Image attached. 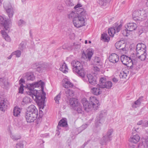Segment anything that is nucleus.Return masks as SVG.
Here are the masks:
<instances>
[{"label": "nucleus", "mask_w": 148, "mask_h": 148, "mask_svg": "<svg viewBox=\"0 0 148 148\" xmlns=\"http://www.w3.org/2000/svg\"><path fill=\"white\" fill-rule=\"evenodd\" d=\"M115 45L117 49L121 50L123 51L125 50L126 44L124 41H118L115 44Z\"/></svg>", "instance_id": "obj_14"}, {"label": "nucleus", "mask_w": 148, "mask_h": 148, "mask_svg": "<svg viewBox=\"0 0 148 148\" xmlns=\"http://www.w3.org/2000/svg\"><path fill=\"white\" fill-rule=\"evenodd\" d=\"M67 121L64 119H61L59 122L58 125L57 127L58 130L61 129V127H65L64 130L66 131L69 130V127Z\"/></svg>", "instance_id": "obj_12"}, {"label": "nucleus", "mask_w": 148, "mask_h": 148, "mask_svg": "<svg viewBox=\"0 0 148 148\" xmlns=\"http://www.w3.org/2000/svg\"><path fill=\"white\" fill-rule=\"evenodd\" d=\"M64 10L63 7L61 4L59 5L57 8V11L59 12H61Z\"/></svg>", "instance_id": "obj_48"}, {"label": "nucleus", "mask_w": 148, "mask_h": 148, "mask_svg": "<svg viewBox=\"0 0 148 148\" xmlns=\"http://www.w3.org/2000/svg\"><path fill=\"white\" fill-rule=\"evenodd\" d=\"M140 139V137L139 136L138 134H136L135 135L131 136L129 140L131 143L136 144L139 141Z\"/></svg>", "instance_id": "obj_17"}, {"label": "nucleus", "mask_w": 148, "mask_h": 148, "mask_svg": "<svg viewBox=\"0 0 148 148\" xmlns=\"http://www.w3.org/2000/svg\"><path fill=\"white\" fill-rule=\"evenodd\" d=\"M26 113L30 114L34 116L35 117H37L38 110L34 105H32L29 106Z\"/></svg>", "instance_id": "obj_9"}, {"label": "nucleus", "mask_w": 148, "mask_h": 148, "mask_svg": "<svg viewBox=\"0 0 148 148\" xmlns=\"http://www.w3.org/2000/svg\"><path fill=\"white\" fill-rule=\"evenodd\" d=\"M112 81L115 83H116L118 81V79L115 77H114L112 79Z\"/></svg>", "instance_id": "obj_62"}, {"label": "nucleus", "mask_w": 148, "mask_h": 148, "mask_svg": "<svg viewBox=\"0 0 148 148\" xmlns=\"http://www.w3.org/2000/svg\"><path fill=\"white\" fill-rule=\"evenodd\" d=\"M99 88H93L92 89L91 92L95 95H98L101 93V91Z\"/></svg>", "instance_id": "obj_29"}, {"label": "nucleus", "mask_w": 148, "mask_h": 148, "mask_svg": "<svg viewBox=\"0 0 148 148\" xmlns=\"http://www.w3.org/2000/svg\"><path fill=\"white\" fill-rule=\"evenodd\" d=\"M100 58L98 57H95L94 60V64L96 65H99L100 63Z\"/></svg>", "instance_id": "obj_44"}, {"label": "nucleus", "mask_w": 148, "mask_h": 148, "mask_svg": "<svg viewBox=\"0 0 148 148\" xmlns=\"http://www.w3.org/2000/svg\"><path fill=\"white\" fill-rule=\"evenodd\" d=\"M60 69L64 73H66L68 72V69L66 65L65 64H63L62 67L60 68Z\"/></svg>", "instance_id": "obj_39"}, {"label": "nucleus", "mask_w": 148, "mask_h": 148, "mask_svg": "<svg viewBox=\"0 0 148 148\" xmlns=\"http://www.w3.org/2000/svg\"><path fill=\"white\" fill-rule=\"evenodd\" d=\"M69 101L70 105L73 108V107L76 106L79 103L77 99L73 98H71L70 99Z\"/></svg>", "instance_id": "obj_25"}, {"label": "nucleus", "mask_w": 148, "mask_h": 148, "mask_svg": "<svg viewBox=\"0 0 148 148\" xmlns=\"http://www.w3.org/2000/svg\"><path fill=\"white\" fill-rule=\"evenodd\" d=\"M61 95V92H60L55 97L54 100L56 103H59V101L60 100Z\"/></svg>", "instance_id": "obj_46"}, {"label": "nucleus", "mask_w": 148, "mask_h": 148, "mask_svg": "<svg viewBox=\"0 0 148 148\" xmlns=\"http://www.w3.org/2000/svg\"><path fill=\"white\" fill-rule=\"evenodd\" d=\"M73 109L74 110L76 111L78 113H82L83 112L82 105L79 103L76 106L73 107Z\"/></svg>", "instance_id": "obj_26"}, {"label": "nucleus", "mask_w": 148, "mask_h": 148, "mask_svg": "<svg viewBox=\"0 0 148 148\" xmlns=\"http://www.w3.org/2000/svg\"><path fill=\"white\" fill-rule=\"evenodd\" d=\"M140 52L138 51L136 52L135 53H133L131 56V58L132 61H133L134 65L135 64L137 60L138 59V56L139 55H140Z\"/></svg>", "instance_id": "obj_24"}, {"label": "nucleus", "mask_w": 148, "mask_h": 148, "mask_svg": "<svg viewBox=\"0 0 148 148\" xmlns=\"http://www.w3.org/2000/svg\"><path fill=\"white\" fill-rule=\"evenodd\" d=\"M143 121L141 120L137 123V125H142V124H143Z\"/></svg>", "instance_id": "obj_64"}, {"label": "nucleus", "mask_w": 148, "mask_h": 148, "mask_svg": "<svg viewBox=\"0 0 148 148\" xmlns=\"http://www.w3.org/2000/svg\"><path fill=\"white\" fill-rule=\"evenodd\" d=\"M19 84L21 85V84H22V83L25 82V80L21 78L19 81Z\"/></svg>", "instance_id": "obj_61"}, {"label": "nucleus", "mask_w": 148, "mask_h": 148, "mask_svg": "<svg viewBox=\"0 0 148 148\" xmlns=\"http://www.w3.org/2000/svg\"><path fill=\"white\" fill-rule=\"evenodd\" d=\"M1 32L2 34L3 37L6 41L8 42L10 41V38L5 32L4 31L1 30Z\"/></svg>", "instance_id": "obj_30"}, {"label": "nucleus", "mask_w": 148, "mask_h": 148, "mask_svg": "<svg viewBox=\"0 0 148 148\" xmlns=\"http://www.w3.org/2000/svg\"><path fill=\"white\" fill-rule=\"evenodd\" d=\"M143 126L144 127H145L148 126V124L147 123V122L145 123L143 122Z\"/></svg>", "instance_id": "obj_63"}, {"label": "nucleus", "mask_w": 148, "mask_h": 148, "mask_svg": "<svg viewBox=\"0 0 148 148\" xmlns=\"http://www.w3.org/2000/svg\"><path fill=\"white\" fill-rule=\"evenodd\" d=\"M63 86L64 88L68 89L69 87H72L73 86V84L70 81H67L65 82V84H63Z\"/></svg>", "instance_id": "obj_38"}, {"label": "nucleus", "mask_w": 148, "mask_h": 148, "mask_svg": "<svg viewBox=\"0 0 148 148\" xmlns=\"http://www.w3.org/2000/svg\"><path fill=\"white\" fill-rule=\"evenodd\" d=\"M27 80L33 81L35 79V76L33 73H27L26 76Z\"/></svg>", "instance_id": "obj_35"}, {"label": "nucleus", "mask_w": 148, "mask_h": 148, "mask_svg": "<svg viewBox=\"0 0 148 148\" xmlns=\"http://www.w3.org/2000/svg\"><path fill=\"white\" fill-rule=\"evenodd\" d=\"M31 99L29 97H25L23 100L22 102V105H24L25 104L31 102Z\"/></svg>", "instance_id": "obj_37"}, {"label": "nucleus", "mask_w": 148, "mask_h": 148, "mask_svg": "<svg viewBox=\"0 0 148 148\" xmlns=\"http://www.w3.org/2000/svg\"><path fill=\"white\" fill-rule=\"evenodd\" d=\"M99 86L102 88H106L107 89H110L112 86V84L111 82L106 81V79L104 77H101L99 80Z\"/></svg>", "instance_id": "obj_5"}, {"label": "nucleus", "mask_w": 148, "mask_h": 148, "mask_svg": "<svg viewBox=\"0 0 148 148\" xmlns=\"http://www.w3.org/2000/svg\"><path fill=\"white\" fill-rule=\"evenodd\" d=\"M107 1L106 0H99L98 1V3L102 7L104 8L105 7V6L109 5L110 2Z\"/></svg>", "instance_id": "obj_31"}, {"label": "nucleus", "mask_w": 148, "mask_h": 148, "mask_svg": "<svg viewBox=\"0 0 148 148\" xmlns=\"http://www.w3.org/2000/svg\"><path fill=\"white\" fill-rule=\"evenodd\" d=\"M121 59L123 64L129 67L130 68L133 67V61H132L130 57L123 55L121 56Z\"/></svg>", "instance_id": "obj_6"}, {"label": "nucleus", "mask_w": 148, "mask_h": 148, "mask_svg": "<svg viewBox=\"0 0 148 148\" xmlns=\"http://www.w3.org/2000/svg\"><path fill=\"white\" fill-rule=\"evenodd\" d=\"M129 31L127 30V29H125V30L122 31V33L124 36H127L128 34L127 31Z\"/></svg>", "instance_id": "obj_56"}, {"label": "nucleus", "mask_w": 148, "mask_h": 148, "mask_svg": "<svg viewBox=\"0 0 148 148\" xmlns=\"http://www.w3.org/2000/svg\"><path fill=\"white\" fill-rule=\"evenodd\" d=\"M44 82L41 80L39 82H36L32 84H27L25 87L27 88L29 91L27 92V94L33 98L34 96L36 98V101L39 106V116L41 117L43 115V112L41 109H43L44 107L45 100V96L41 94L38 93V91L34 88L36 87L41 86H43Z\"/></svg>", "instance_id": "obj_1"}, {"label": "nucleus", "mask_w": 148, "mask_h": 148, "mask_svg": "<svg viewBox=\"0 0 148 148\" xmlns=\"http://www.w3.org/2000/svg\"><path fill=\"white\" fill-rule=\"evenodd\" d=\"M73 67V70L74 73L78 74L81 77H84L85 75L84 69L80 62L75 60L71 62Z\"/></svg>", "instance_id": "obj_3"}, {"label": "nucleus", "mask_w": 148, "mask_h": 148, "mask_svg": "<svg viewBox=\"0 0 148 148\" xmlns=\"http://www.w3.org/2000/svg\"><path fill=\"white\" fill-rule=\"evenodd\" d=\"M143 97H140L134 103L132 104V107L133 108H135L139 106L141 104V102L143 100Z\"/></svg>", "instance_id": "obj_28"}, {"label": "nucleus", "mask_w": 148, "mask_h": 148, "mask_svg": "<svg viewBox=\"0 0 148 148\" xmlns=\"http://www.w3.org/2000/svg\"><path fill=\"white\" fill-rule=\"evenodd\" d=\"M8 103V102L6 99H3L0 102V110L3 111L4 109L7 107Z\"/></svg>", "instance_id": "obj_21"}, {"label": "nucleus", "mask_w": 148, "mask_h": 148, "mask_svg": "<svg viewBox=\"0 0 148 148\" xmlns=\"http://www.w3.org/2000/svg\"><path fill=\"white\" fill-rule=\"evenodd\" d=\"M19 47L20 49L22 51L25 49L26 48V46L24 42H21L19 45Z\"/></svg>", "instance_id": "obj_50"}, {"label": "nucleus", "mask_w": 148, "mask_h": 148, "mask_svg": "<svg viewBox=\"0 0 148 148\" xmlns=\"http://www.w3.org/2000/svg\"><path fill=\"white\" fill-rule=\"evenodd\" d=\"M82 103L84 110L87 112L90 111L92 108V106L90 103H89L85 98H84L82 100Z\"/></svg>", "instance_id": "obj_11"}, {"label": "nucleus", "mask_w": 148, "mask_h": 148, "mask_svg": "<svg viewBox=\"0 0 148 148\" xmlns=\"http://www.w3.org/2000/svg\"><path fill=\"white\" fill-rule=\"evenodd\" d=\"M86 16V11L80 12L79 14L73 18V21L74 26L77 27H80L85 26Z\"/></svg>", "instance_id": "obj_2"}, {"label": "nucleus", "mask_w": 148, "mask_h": 148, "mask_svg": "<svg viewBox=\"0 0 148 148\" xmlns=\"http://www.w3.org/2000/svg\"><path fill=\"white\" fill-rule=\"evenodd\" d=\"M146 48V46L144 44L142 43L138 44L136 46V51H138L140 53H141L142 52L145 51V49Z\"/></svg>", "instance_id": "obj_23"}, {"label": "nucleus", "mask_w": 148, "mask_h": 148, "mask_svg": "<svg viewBox=\"0 0 148 148\" xmlns=\"http://www.w3.org/2000/svg\"><path fill=\"white\" fill-rule=\"evenodd\" d=\"M49 68V65L47 63H42L37 68V71L39 72H42Z\"/></svg>", "instance_id": "obj_19"}, {"label": "nucleus", "mask_w": 148, "mask_h": 148, "mask_svg": "<svg viewBox=\"0 0 148 148\" xmlns=\"http://www.w3.org/2000/svg\"><path fill=\"white\" fill-rule=\"evenodd\" d=\"M1 79L2 82L3 83V84L5 88H8L9 85V83L7 80L5 79L4 77H1Z\"/></svg>", "instance_id": "obj_42"}, {"label": "nucleus", "mask_w": 148, "mask_h": 148, "mask_svg": "<svg viewBox=\"0 0 148 148\" xmlns=\"http://www.w3.org/2000/svg\"><path fill=\"white\" fill-rule=\"evenodd\" d=\"M3 7L9 17H12L14 15V12L11 5L9 3H4L3 5Z\"/></svg>", "instance_id": "obj_7"}, {"label": "nucleus", "mask_w": 148, "mask_h": 148, "mask_svg": "<svg viewBox=\"0 0 148 148\" xmlns=\"http://www.w3.org/2000/svg\"><path fill=\"white\" fill-rule=\"evenodd\" d=\"M21 110L17 107H15L14 108L13 111V115L16 117H18L20 115Z\"/></svg>", "instance_id": "obj_27"}, {"label": "nucleus", "mask_w": 148, "mask_h": 148, "mask_svg": "<svg viewBox=\"0 0 148 148\" xmlns=\"http://www.w3.org/2000/svg\"><path fill=\"white\" fill-rule=\"evenodd\" d=\"M113 132V130L112 129H110L108 130L106 134L100 139V143L102 145H106L108 143L112 140V136Z\"/></svg>", "instance_id": "obj_4"}, {"label": "nucleus", "mask_w": 148, "mask_h": 148, "mask_svg": "<svg viewBox=\"0 0 148 148\" xmlns=\"http://www.w3.org/2000/svg\"><path fill=\"white\" fill-rule=\"evenodd\" d=\"M119 76L121 78H125L127 77V74L125 73L124 71H123L120 73Z\"/></svg>", "instance_id": "obj_52"}, {"label": "nucleus", "mask_w": 148, "mask_h": 148, "mask_svg": "<svg viewBox=\"0 0 148 148\" xmlns=\"http://www.w3.org/2000/svg\"><path fill=\"white\" fill-rule=\"evenodd\" d=\"M127 29L129 31H132L135 30L137 27L136 24L134 23H129L127 25Z\"/></svg>", "instance_id": "obj_22"}, {"label": "nucleus", "mask_w": 148, "mask_h": 148, "mask_svg": "<svg viewBox=\"0 0 148 148\" xmlns=\"http://www.w3.org/2000/svg\"><path fill=\"white\" fill-rule=\"evenodd\" d=\"M12 53L14 55H15L18 57H19L21 55V52L19 50H17Z\"/></svg>", "instance_id": "obj_53"}, {"label": "nucleus", "mask_w": 148, "mask_h": 148, "mask_svg": "<svg viewBox=\"0 0 148 148\" xmlns=\"http://www.w3.org/2000/svg\"><path fill=\"white\" fill-rule=\"evenodd\" d=\"M81 6L82 5L80 4H78L75 6L74 8L76 10H77L78 11H80V12H81L82 11H85L83 9L79 8V7Z\"/></svg>", "instance_id": "obj_47"}, {"label": "nucleus", "mask_w": 148, "mask_h": 148, "mask_svg": "<svg viewBox=\"0 0 148 148\" xmlns=\"http://www.w3.org/2000/svg\"><path fill=\"white\" fill-rule=\"evenodd\" d=\"M24 86L23 84H21L19 88V92L20 93H23L24 90L23 89Z\"/></svg>", "instance_id": "obj_58"}, {"label": "nucleus", "mask_w": 148, "mask_h": 148, "mask_svg": "<svg viewBox=\"0 0 148 148\" xmlns=\"http://www.w3.org/2000/svg\"><path fill=\"white\" fill-rule=\"evenodd\" d=\"M93 70L95 72L99 71L100 69L97 66H94L93 67Z\"/></svg>", "instance_id": "obj_59"}, {"label": "nucleus", "mask_w": 148, "mask_h": 148, "mask_svg": "<svg viewBox=\"0 0 148 148\" xmlns=\"http://www.w3.org/2000/svg\"><path fill=\"white\" fill-rule=\"evenodd\" d=\"M93 54V53L91 51H88L86 55L85 53H83L82 54V57H83V58H84V56L85 57H86V58H88L89 60H90Z\"/></svg>", "instance_id": "obj_34"}, {"label": "nucleus", "mask_w": 148, "mask_h": 148, "mask_svg": "<svg viewBox=\"0 0 148 148\" xmlns=\"http://www.w3.org/2000/svg\"><path fill=\"white\" fill-rule=\"evenodd\" d=\"M106 115L107 113L106 110L101 111L100 112L98 117L97 118V119L99 120V121L104 122Z\"/></svg>", "instance_id": "obj_20"}, {"label": "nucleus", "mask_w": 148, "mask_h": 148, "mask_svg": "<svg viewBox=\"0 0 148 148\" xmlns=\"http://www.w3.org/2000/svg\"><path fill=\"white\" fill-rule=\"evenodd\" d=\"M0 23L4 27L6 30H8L9 25L8 21L4 15L0 16Z\"/></svg>", "instance_id": "obj_13"}, {"label": "nucleus", "mask_w": 148, "mask_h": 148, "mask_svg": "<svg viewBox=\"0 0 148 148\" xmlns=\"http://www.w3.org/2000/svg\"><path fill=\"white\" fill-rule=\"evenodd\" d=\"M26 23L23 20L20 19L18 22V25L19 26H22L23 25L25 24Z\"/></svg>", "instance_id": "obj_55"}, {"label": "nucleus", "mask_w": 148, "mask_h": 148, "mask_svg": "<svg viewBox=\"0 0 148 148\" xmlns=\"http://www.w3.org/2000/svg\"><path fill=\"white\" fill-rule=\"evenodd\" d=\"M147 53L146 52V50L143 51L139 55L138 59L141 61L145 60L146 58Z\"/></svg>", "instance_id": "obj_32"}, {"label": "nucleus", "mask_w": 148, "mask_h": 148, "mask_svg": "<svg viewBox=\"0 0 148 148\" xmlns=\"http://www.w3.org/2000/svg\"><path fill=\"white\" fill-rule=\"evenodd\" d=\"M103 122V121H99V120L96 119L95 120V125L96 127H98L100 126L101 124V123Z\"/></svg>", "instance_id": "obj_49"}, {"label": "nucleus", "mask_w": 148, "mask_h": 148, "mask_svg": "<svg viewBox=\"0 0 148 148\" xmlns=\"http://www.w3.org/2000/svg\"><path fill=\"white\" fill-rule=\"evenodd\" d=\"M24 145L22 142H20L17 143L16 145V148H23Z\"/></svg>", "instance_id": "obj_51"}, {"label": "nucleus", "mask_w": 148, "mask_h": 148, "mask_svg": "<svg viewBox=\"0 0 148 148\" xmlns=\"http://www.w3.org/2000/svg\"><path fill=\"white\" fill-rule=\"evenodd\" d=\"M139 12L140 14V16L141 17H142L143 18V19H144V18L147 16L146 12L143 9L139 10Z\"/></svg>", "instance_id": "obj_41"}, {"label": "nucleus", "mask_w": 148, "mask_h": 148, "mask_svg": "<svg viewBox=\"0 0 148 148\" xmlns=\"http://www.w3.org/2000/svg\"><path fill=\"white\" fill-rule=\"evenodd\" d=\"M25 118L28 123L33 122L37 118V117H35L34 116H32L30 114L25 113Z\"/></svg>", "instance_id": "obj_18"}, {"label": "nucleus", "mask_w": 148, "mask_h": 148, "mask_svg": "<svg viewBox=\"0 0 148 148\" xmlns=\"http://www.w3.org/2000/svg\"><path fill=\"white\" fill-rule=\"evenodd\" d=\"M115 32V28H111L108 29V33L111 36H113L114 35Z\"/></svg>", "instance_id": "obj_40"}, {"label": "nucleus", "mask_w": 148, "mask_h": 148, "mask_svg": "<svg viewBox=\"0 0 148 148\" xmlns=\"http://www.w3.org/2000/svg\"><path fill=\"white\" fill-rule=\"evenodd\" d=\"M66 4L69 6H72L73 4L71 0H64Z\"/></svg>", "instance_id": "obj_57"}, {"label": "nucleus", "mask_w": 148, "mask_h": 148, "mask_svg": "<svg viewBox=\"0 0 148 148\" xmlns=\"http://www.w3.org/2000/svg\"><path fill=\"white\" fill-rule=\"evenodd\" d=\"M82 78L85 82L87 81L88 80L89 83L92 85H95L97 84L96 77H94L90 74H87L86 77H85L84 76V77Z\"/></svg>", "instance_id": "obj_8"}, {"label": "nucleus", "mask_w": 148, "mask_h": 148, "mask_svg": "<svg viewBox=\"0 0 148 148\" xmlns=\"http://www.w3.org/2000/svg\"><path fill=\"white\" fill-rule=\"evenodd\" d=\"M101 38L103 41L105 42H108L110 40L108 35L105 33H103L102 34Z\"/></svg>", "instance_id": "obj_36"}, {"label": "nucleus", "mask_w": 148, "mask_h": 148, "mask_svg": "<svg viewBox=\"0 0 148 148\" xmlns=\"http://www.w3.org/2000/svg\"><path fill=\"white\" fill-rule=\"evenodd\" d=\"M115 27L114 28H115L116 32H118L121 30L122 27V25L120 24L119 25H118V24L117 23H115Z\"/></svg>", "instance_id": "obj_45"}, {"label": "nucleus", "mask_w": 148, "mask_h": 148, "mask_svg": "<svg viewBox=\"0 0 148 148\" xmlns=\"http://www.w3.org/2000/svg\"><path fill=\"white\" fill-rule=\"evenodd\" d=\"M138 146V145H130V148H137V147Z\"/></svg>", "instance_id": "obj_60"}, {"label": "nucleus", "mask_w": 148, "mask_h": 148, "mask_svg": "<svg viewBox=\"0 0 148 148\" xmlns=\"http://www.w3.org/2000/svg\"><path fill=\"white\" fill-rule=\"evenodd\" d=\"M109 59L110 62L114 63L119 61V57L116 54L113 53L109 56Z\"/></svg>", "instance_id": "obj_16"}, {"label": "nucleus", "mask_w": 148, "mask_h": 148, "mask_svg": "<svg viewBox=\"0 0 148 148\" xmlns=\"http://www.w3.org/2000/svg\"><path fill=\"white\" fill-rule=\"evenodd\" d=\"M89 102L92 106V108H94L95 109L97 110L99 106V101L94 96H91L90 97Z\"/></svg>", "instance_id": "obj_10"}, {"label": "nucleus", "mask_w": 148, "mask_h": 148, "mask_svg": "<svg viewBox=\"0 0 148 148\" xmlns=\"http://www.w3.org/2000/svg\"><path fill=\"white\" fill-rule=\"evenodd\" d=\"M10 136L11 138L14 140H18L20 139L21 138V136H20L16 135H14L11 133Z\"/></svg>", "instance_id": "obj_43"}, {"label": "nucleus", "mask_w": 148, "mask_h": 148, "mask_svg": "<svg viewBox=\"0 0 148 148\" xmlns=\"http://www.w3.org/2000/svg\"><path fill=\"white\" fill-rule=\"evenodd\" d=\"M139 10H137L134 11L132 14V17L134 20L136 21H141L143 18L140 16Z\"/></svg>", "instance_id": "obj_15"}, {"label": "nucleus", "mask_w": 148, "mask_h": 148, "mask_svg": "<svg viewBox=\"0 0 148 148\" xmlns=\"http://www.w3.org/2000/svg\"><path fill=\"white\" fill-rule=\"evenodd\" d=\"M65 92L67 97H72L74 95V92L72 90L70 89H66Z\"/></svg>", "instance_id": "obj_33"}, {"label": "nucleus", "mask_w": 148, "mask_h": 148, "mask_svg": "<svg viewBox=\"0 0 148 148\" xmlns=\"http://www.w3.org/2000/svg\"><path fill=\"white\" fill-rule=\"evenodd\" d=\"M76 14L73 12H72L70 14H69L68 15V18H74L75 17H76Z\"/></svg>", "instance_id": "obj_54"}]
</instances>
